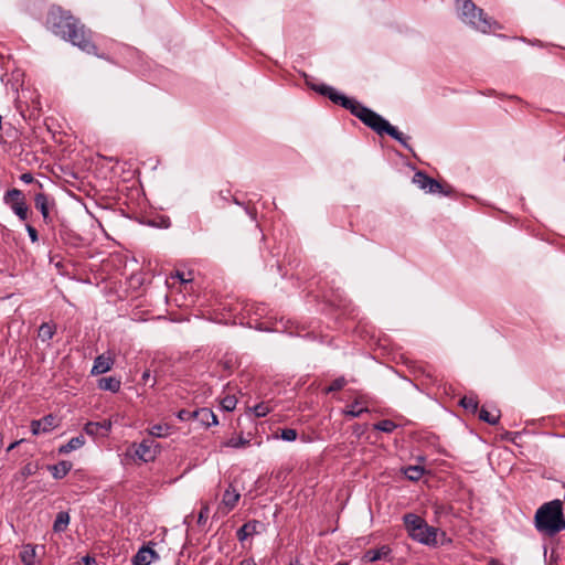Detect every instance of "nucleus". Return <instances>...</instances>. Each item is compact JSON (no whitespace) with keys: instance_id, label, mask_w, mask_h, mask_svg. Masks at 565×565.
I'll return each mask as SVG.
<instances>
[{"instance_id":"f257e3e1","label":"nucleus","mask_w":565,"mask_h":565,"mask_svg":"<svg viewBox=\"0 0 565 565\" xmlns=\"http://www.w3.org/2000/svg\"><path fill=\"white\" fill-rule=\"evenodd\" d=\"M306 83L312 90L328 97L332 103L341 105L343 108L350 110L353 116L359 118L365 126L371 128L377 135L383 136L386 134L394 140L398 141L405 149L412 150L407 142L409 138L398 131L396 127L392 126L380 114L362 105L354 98H350L339 93L332 86L326 84H311L309 81Z\"/></svg>"},{"instance_id":"20e7f679","label":"nucleus","mask_w":565,"mask_h":565,"mask_svg":"<svg viewBox=\"0 0 565 565\" xmlns=\"http://www.w3.org/2000/svg\"><path fill=\"white\" fill-rule=\"evenodd\" d=\"M457 8L460 19L482 33L501 29V25L490 18L481 8H478L472 0H457Z\"/></svg>"},{"instance_id":"bb28decb","label":"nucleus","mask_w":565,"mask_h":565,"mask_svg":"<svg viewBox=\"0 0 565 565\" xmlns=\"http://www.w3.org/2000/svg\"><path fill=\"white\" fill-rule=\"evenodd\" d=\"M425 472V469L420 466H408L404 469V475L407 479L412 481L419 480Z\"/></svg>"},{"instance_id":"a19ab883","label":"nucleus","mask_w":565,"mask_h":565,"mask_svg":"<svg viewBox=\"0 0 565 565\" xmlns=\"http://www.w3.org/2000/svg\"><path fill=\"white\" fill-rule=\"evenodd\" d=\"M238 565H256V563L253 559L245 558L241 561Z\"/></svg>"},{"instance_id":"7ed1b4c3","label":"nucleus","mask_w":565,"mask_h":565,"mask_svg":"<svg viewBox=\"0 0 565 565\" xmlns=\"http://www.w3.org/2000/svg\"><path fill=\"white\" fill-rule=\"evenodd\" d=\"M535 527L539 532L555 535L565 530L562 501L558 499L541 505L534 516Z\"/></svg>"},{"instance_id":"72a5a7b5","label":"nucleus","mask_w":565,"mask_h":565,"mask_svg":"<svg viewBox=\"0 0 565 565\" xmlns=\"http://www.w3.org/2000/svg\"><path fill=\"white\" fill-rule=\"evenodd\" d=\"M298 433L294 428H285L281 430L280 437L285 441H294L297 439Z\"/></svg>"},{"instance_id":"c756f323","label":"nucleus","mask_w":565,"mask_h":565,"mask_svg":"<svg viewBox=\"0 0 565 565\" xmlns=\"http://www.w3.org/2000/svg\"><path fill=\"white\" fill-rule=\"evenodd\" d=\"M373 428L383 433H392L397 428V424L391 419H382L374 424Z\"/></svg>"},{"instance_id":"5701e85b","label":"nucleus","mask_w":565,"mask_h":565,"mask_svg":"<svg viewBox=\"0 0 565 565\" xmlns=\"http://www.w3.org/2000/svg\"><path fill=\"white\" fill-rule=\"evenodd\" d=\"M70 514L66 511H61L57 513L54 523H53V531L55 533H62L64 532L68 524H70Z\"/></svg>"},{"instance_id":"c85d7f7f","label":"nucleus","mask_w":565,"mask_h":565,"mask_svg":"<svg viewBox=\"0 0 565 565\" xmlns=\"http://www.w3.org/2000/svg\"><path fill=\"white\" fill-rule=\"evenodd\" d=\"M20 180L23 183L32 184V190H30V193L31 192L35 193L43 189V184L40 181L34 180L32 173H30V172L22 173L20 175Z\"/></svg>"},{"instance_id":"1a4fd4ad","label":"nucleus","mask_w":565,"mask_h":565,"mask_svg":"<svg viewBox=\"0 0 565 565\" xmlns=\"http://www.w3.org/2000/svg\"><path fill=\"white\" fill-rule=\"evenodd\" d=\"M56 426V417L52 414H49L41 419L32 420L31 431L33 435L45 434L53 430Z\"/></svg>"},{"instance_id":"b1692460","label":"nucleus","mask_w":565,"mask_h":565,"mask_svg":"<svg viewBox=\"0 0 565 565\" xmlns=\"http://www.w3.org/2000/svg\"><path fill=\"white\" fill-rule=\"evenodd\" d=\"M367 407L361 406L360 402L355 401L354 403L348 405L345 409H343V414L347 417H360L363 413H367Z\"/></svg>"},{"instance_id":"393cba45","label":"nucleus","mask_w":565,"mask_h":565,"mask_svg":"<svg viewBox=\"0 0 565 565\" xmlns=\"http://www.w3.org/2000/svg\"><path fill=\"white\" fill-rule=\"evenodd\" d=\"M479 419L489 425H497L500 419V412L495 411L493 413V412H489L484 407H481V409L479 411Z\"/></svg>"},{"instance_id":"473e14b6","label":"nucleus","mask_w":565,"mask_h":565,"mask_svg":"<svg viewBox=\"0 0 565 565\" xmlns=\"http://www.w3.org/2000/svg\"><path fill=\"white\" fill-rule=\"evenodd\" d=\"M248 444H249L248 439H245L243 437H237V438L233 437V438L228 439L225 445L231 448H242V447L247 446Z\"/></svg>"},{"instance_id":"58836bf2","label":"nucleus","mask_w":565,"mask_h":565,"mask_svg":"<svg viewBox=\"0 0 565 565\" xmlns=\"http://www.w3.org/2000/svg\"><path fill=\"white\" fill-rule=\"evenodd\" d=\"M25 228H26V232H28V235H29L31 242L36 243L39 241V235H38L36 228L30 224H26Z\"/></svg>"},{"instance_id":"6ab92c4d","label":"nucleus","mask_w":565,"mask_h":565,"mask_svg":"<svg viewBox=\"0 0 565 565\" xmlns=\"http://www.w3.org/2000/svg\"><path fill=\"white\" fill-rule=\"evenodd\" d=\"M260 523L256 520L254 521H249L245 524H243L238 530H237V539L243 542L245 541L248 536L250 535H254L257 533V527Z\"/></svg>"},{"instance_id":"9d476101","label":"nucleus","mask_w":565,"mask_h":565,"mask_svg":"<svg viewBox=\"0 0 565 565\" xmlns=\"http://www.w3.org/2000/svg\"><path fill=\"white\" fill-rule=\"evenodd\" d=\"M41 550L42 554L45 552L44 545H35V544H23L20 552V559L23 565H35L38 563V550Z\"/></svg>"},{"instance_id":"4c0bfd02","label":"nucleus","mask_w":565,"mask_h":565,"mask_svg":"<svg viewBox=\"0 0 565 565\" xmlns=\"http://www.w3.org/2000/svg\"><path fill=\"white\" fill-rule=\"evenodd\" d=\"M192 413L193 411L181 409L178 412L177 417L182 422L194 419V415H192Z\"/></svg>"},{"instance_id":"cd10ccee","label":"nucleus","mask_w":565,"mask_h":565,"mask_svg":"<svg viewBox=\"0 0 565 565\" xmlns=\"http://www.w3.org/2000/svg\"><path fill=\"white\" fill-rule=\"evenodd\" d=\"M459 405L462 406L466 411L475 414L478 411L479 402L475 396H463L459 401Z\"/></svg>"},{"instance_id":"f03ea898","label":"nucleus","mask_w":565,"mask_h":565,"mask_svg":"<svg viewBox=\"0 0 565 565\" xmlns=\"http://www.w3.org/2000/svg\"><path fill=\"white\" fill-rule=\"evenodd\" d=\"M46 25L55 35L70 41L82 51L88 54L96 53V45L92 41V32L68 11L60 7H53L47 13Z\"/></svg>"},{"instance_id":"37998d69","label":"nucleus","mask_w":565,"mask_h":565,"mask_svg":"<svg viewBox=\"0 0 565 565\" xmlns=\"http://www.w3.org/2000/svg\"><path fill=\"white\" fill-rule=\"evenodd\" d=\"M22 440H17L12 444L9 445V447L7 448V451H11L13 450Z\"/></svg>"},{"instance_id":"f3484780","label":"nucleus","mask_w":565,"mask_h":565,"mask_svg":"<svg viewBox=\"0 0 565 565\" xmlns=\"http://www.w3.org/2000/svg\"><path fill=\"white\" fill-rule=\"evenodd\" d=\"M72 467L73 465L71 461L62 460L56 465L49 466L47 469L54 479L60 480L71 471Z\"/></svg>"},{"instance_id":"a18cd8bd","label":"nucleus","mask_w":565,"mask_h":565,"mask_svg":"<svg viewBox=\"0 0 565 565\" xmlns=\"http://www.w3.org/2000/svg\"><path fill=\"white\" fill-rule=\"evenodd\" d=\"M488 565H502V564L499 561L492 558V559H490Z\"/></svg>"},{"instance_id":"ddd939ff","label":"nucleus","mask_w":565,"mask_h":565,"mask_svg":"<svg viewBox=\"0 0 565 565\" xmlns=\"http://www.w3.org/2000/svg\"><path fill=\"white\" fill-rule=\"evenodd\" d=\"M194 420L199 422L203 427H211L218 424L216 415L212 409L203 407L193 411Z\"/></svg>"},{"instance_id":"dca6fc26","label":"nucleus","mask_w":565,"mask_h":565,"mask_svg":"<svg viewBox=\"0 0 565 565\" xmlns=\"http://www.w3.org/2000/svg\"><path fill=\"white\" fill-rule=\"evenodd\" d=\"M114 364V360L110 356H106L105 354L98 355L94 360V365L92 367L90 373L93 375H99L108 372Z\"/></svg>"},{"instance_id":"e433bc0d","label":"nucleus","mask_w":565,"mask_h":565,"mask_svg":"<svg viewBox=\"0 0 565 565\" xmlns=\"http://www.w3.org/2000/svg\"><path fill=\"white\" fill-rule=\"evenodd\" d=\"M236 399L235 397L233 396H226L223 401H222V407L225 409V411H233L235 407H236Z\"/></svg>"},{"instance_id":"f8f14e48","label":"nucleus","mask_w":565,"mask_h":565,"mask_svg":"<svg viewBox=\"0 0 565 565\" xmlns=\"http://www.w3.org/2000/svg\"><path fill=\"white\" fill-rule=\"evenodd\" d=\"M159 559L158 553L149 546H142L134 555L132 565H150L152 561Z\"/></svg>"},{"instance_id":"9b49d317","label":"nucleus","mask_w":565,"mask_h":565,"mask_svg":"<svg viewBox=\"0 0 565 565\" xmlns=\"http://www.w3.org/2000/svg\"><path fill=\"white\" fill-rule=\"evenodd\" d=\"M111 422L105 419L103 422H88L84 426V431L92 437H106L111 430Z\"/></svg>"},{"instance_id":"f704fd0d","label":"nucleus","mask_w":565,"mask_h":565,"mask_svg":"<svg viewBox=\"0 0 565 565\" xmlns=\"http://www.w3.org/2000/svg\"><path fill=\"white\" fill-rule=\"evenodd\" d=\"M209 513H210V508L209 505L205 503L202 505L200 512H199V515H198V524L199 525H204L207 521V518H209Z\"/></svg>"},{"instance_id":"c9c22d12","label":"nucleus","mask_w":565,"mask_h":565,"mask_svg":"<svg viewBox=\"0 0 565 565\" xmlns=\"http://www.w3.org/2000/svg\"><path fill=\"white\" fill-rule=\"evenodd\" d=\"M38 466L35 463L29 462L23 466L21 469V475L23 478H28L36 472Z\"/></svg>"},{"instance_id":"4468645a","label":"nucleus","mask_w":565,"mask_h":565,"mask_svg":"<svg viewBox=\"0 0 565 565\" xmlns=\"http://www.w3.org/2000/svg\"><path fill=\"white\" fill-rule=\"evenodd\" d=\"M392 550L388 545H382L379 548L367 550L363 559L365 562L374 563L381 559H391Z\"/></svg>"},{"instance_id":"39448f33","label":"nucleus","mask_w":565,"mask_h":565,"mask_svg":"<svg viewBox=\"0 0 565 565\" xmlns=\"http://www.w3.org/2000/svg\"><path fill=\"white\" fill-rule=\"evenodd\" d=\"M403 522L411 539L424 545H437L438 529L428 525L422 516L406 513L403 516Z\"/></svg>"},{"instance_id":"a878e982","label":"nucleus","mask_w":565,"mask_h":565,"mask_svg":"<svg viewBox=\"0 0 565 565\" xmlns=\"http://www.w3.org/2000/svg\"><path fill=\"white\" fill-rule=\"evenodd\" d=\"M148 433L152 437H167L171 433V426L168 424H156L148 429Z\"/></svg>"},{"instance_id":"412c9836","label":"nucleus","mask_w":565,"mask_h":565,"mask_svg":"<svg viewBox=\"0 0 565 565\" xmlns=\"http://www.w3.org/2000/svg\"><path fill=\"white\" fill-rule=\"evenodd\" d=\"M85 445V437L83 435L75 436L68 440L67 444L62 445L58 449L60 454H68L77 450Z\"/></svg>"},{"instance_id":"ea45409f","label":"nucleus","mask_w":565,"mask_h":565,"mask_svg":"<svg viewBox=\"0 0 565 565\" xmlns=\"http://www.w3.org/2000/svg\"><path fill=\"white\" fill-rule=\"evenodd\" d=\"M84 565H93L95 564V558L89 556V555H86L82 558Z\"/></svg>"},{"instance_id":"423d86ee","label":"nucleus","mask_w":565,"mask_h":565,"mask_svg":"<svg viewBox=\"0 0 565 565\" xmlns=\"http://www.w3.org/2000/svg\"><path fill=\"white\" fill-rule=\"evenodd\" d=\"M3 202L13 211V213L21 221L28 220L29 207L25 203V198L21 190H8L3 195Z\"/></svg>"},{"instance_id":"c03bdc74","label":"nucleus","mask_w":565,"mask_h":565,"mask_svg":"<svg viewBox=\"0 0 565 565\" xmlns=\"http://www.w3.org/2000/svg\"><path fill=\"white\" fill-rule=\"evenodd\" d=\"M177 277H178L182 282H188V281H190V279H185V278H184V274H183V273L178 271V273H177Z\"/></svg>"},{"instance_id":"0eeeda50","label":"nucleus","mask_w":565,"mask_h":565,"mask_svg":"<svg viewBox=\"0 0 565 565\" xmlns=\"http://www.w3.org/2000/svg\"><path fill=\"white\" fill-rule=\"evenodd\" d=\"M413 182L422 190L428 193H443L448 195L449 192L444 191V186L435 179L430 178L423 171H417L413 177Z\"/></svg>"},{"instance_id":"7c9ffc66","label":"nucleus","mask_w":565,"mask_h":565,"mask_svg":"<svg viewBox=\"0 0 565 565\" xmlns=\"http://www.w3.org/2000/svg\"><path fill=\"white\" fill-rule=\"evenodd\" d=\"M347 384V380L341 376L333 380L330 385L326 388V393H333L342 390Z\"/></svg>"},{"instance_id":"2f4dec72","label":"nucleus","mask_w":565,"mask_h":565,"mask_svg":"<svg viewBox=\"0 0 565 565\" xmlns=\"http://www.w3.org/2000/svg\"><path fill=\"white\" fill-rule=\"evenodd\" d=\"M271 411L270 406L267 403H259L254 406L253 412L256 417H264Z\"/></svg>"},{"instance_id":"4be33fe9","label":"nucleus","mask_w":565,"mask_h":565,"mask_svg":"<svg viewBox=\"0 0 565 565\" xmlns=\"http://www.w3.org/2000/svg\"><path fill=\"white\" fill-rule=\"evenodd\" d=\"M56 332V324L53 322H43L38 331V338L42 342L50 341Z\"/></svg>"},{"instance_id":"2eb2a0df","label":"nucleus","mask_w":565,"mask_h":565,"mask_svg":"<svg viewBox=\"0 0 565 565\" xmlns=\"http://www.w3.org/2000/svg\"><path fill=\"white\" fill-rule=\"evenodd\" d=\"M153 440H142L135 449V455L143 460L145 462H148L150 460H153L156 457V451L152 450Z\"/></svg>"},{"instance_id":"49530a36","label":"nucleus","mask_w":565,"mask_h":565,"mask_svg":"<svg viewBox=\"0 0 565 565\" xmlns=\"http://www.w3.org/2000/svg\"><path fill=\"white\" fill-rule=\"evenodd\" d=\"M335 565H348V563H345V562H340V563H338V564H335Z\"/></svg>"},{"instance_id":"6e6552de","label":"nucleus","mask_w":565,"mask_h":565,"mask_svg":"<svg viewBox=\"0 0 565 565\" xmlns=\"http://www.w3.org/2000/svg\"><path fill=\"white\" fill-rule=\"evenodd\" d=\"M34 205L35 209L40 211L43 222L45 224H51L53 222V217L51 216L50 211L51 207L54 206V201L40 190L34 193Z\"/></svg>"},{"instance_id":"aec40b11","label":"nucleus","mask_w":565,"mask_h":565,"mask_svg":"<svg viewBox=\"0 0 565 565\" xmlns=\"http://www.w3.org/2000/svg\"><path fill=\"white\" fill-rule=\"evenodd\" d=\"M239 498L241 494L232 486H230L223 494L222 503L227 508L228 511H231L236 507Z\"/></svg>"},{"instance_id":"79ce46f5","label":"nucleus","mask_w":565,"mask_h":565,"mask_svg":"<svg viewBox=\"0 0 565 565\" xmlns=\"http://www.w3.org/2000/svg\"><path fill=\"white\" fill-rule=\"evenodd\" d=\"M149 379H150V372L147 370L142 373L141 380L143 383H147Z\"/></svg>"},{"instance_id":"a211bd4d","label":"nucleus","mask_w":565,"mask_h":565,"mask_svg":"<svg viewBox=\"0 0 565 565\" xmlns=\"http://www.w3.org/2000/svg\"><path fill=\"white\" fill-rule=\"evenodd\" d=\"M121 382L115 376L102 377L98 380V388L103 391H109L111 393L119 392Z\"/></svg>"}]
</instances>
